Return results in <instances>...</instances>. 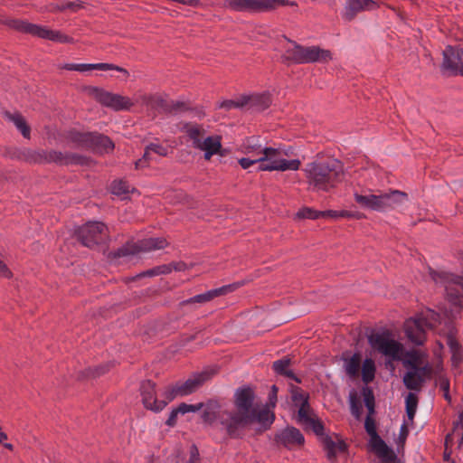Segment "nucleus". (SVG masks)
Here are the masks:
<instances>
[{
    "instance_id": "f257e3e1",
    "label": "nucleus",
    "mask_w": 463,
    "mask_h": 463,
    "mask_svg": "<svg viewBox=\"0 0 463 463\" xmlns=\"http://www.w3.org/2000/svg\"><path fill=\"white\" fill-rule=\"evenodd\" d=\"M254 392L250 387L238 389L234 393V408L225 409L216 400L206 402L202 419L213 425L216 420L232 439H239L243 431L254 422Z\"/></svg>"
},
{
    "instance_id": "f03ea898",
    "label": "nucleus",
    "mask_w": 463,
    "mask_h": 463,
    "mask_svg": "<svg viewBox=\"0 0 463 463\" xmlns=\"http://www.w3.org/2000/svg\"><path fill=\"white\" fill-rule=\"evenodd\" d=\"M306 175L309 189L315 192H329L344 177V165L341 161L329 157L307 165Z\"/></svg>"
},
{
    "instance_id": "7ed1b4c3",
    "label": "nucleus",
    "mask_w": 463,
    "mask_h": 463,
    "mask_svg": "<svg viewBox=\"0 0 463 463\" xmlns=\"http://www.w3.org/2000/svg\"><path fill=\"white\" fill-rule=\"evenodd\" d=\"M288 46L286 47L281 55L282 62L290 64L304 63H327L332 61L333 55L329 50L323 49L317 45L303 46L298 43L288 40Z\"/></svg>"
},
{
    "instance_id": "20e7f679",
    "label": "nucleus",
    "mask_w": 463,
    "mask_h": 463,
    "mask_svg": "<svg viewBox=\"0 0 463 463\" xmlns=\"http://www.w3.org/2000/svg\"><path fill=\"white\" fill-rule=\"evenodd\" d=\"M184 131L191 140L193 147L203 152L205 160L209 161L214 155L223 156L221 136H206L203 126L196 123L185 124Z\"/></svg>"
},
{
    "instance_id": "39448f33",
    "label": "nucleus",
    "mask_w": 463,
    "mask_h": 463,
    "mask_svg": "<svg viewBox=\"0 0 463 463\" xmlns=\"http://www.w3.org/2000/svg\"><path fill=\"white\" fill-rule=\"evenodd\" d=\"M368 342L374 351L391 361H401L402 359L404 346L393 337L390 330L373 332L368 336Z\"/></svg>"
},
{
    "instance_id": "423d86ee",
    "label": "nucleus",
    "mask_w": 463,
    "mask_h": 463,
    "mask_svg": "<svg viewBox=\"0 0 463 463\" xmlns=\"http://www.w3.org/2000/svg\"><path fill=\"white\" fill-rule=\"evenodd\" d=\"M288 151L281 148H274L267 146L263 157H260V165L258 168L260 171H297L301 165L298 159L288 160Z\"/></svg>"
},
{
    "instance_id": "0eeeda50",
    "label": "nucleus",
    "mask_w": 463,
    "mask_h": 463,
    "mask_svg": "<svg viewBox=\"0 0 463 463\" xmlns=\"http://www.w3.org/2000/svg\"><path fill=\"white\" fill-rule=\"evenodd\" d=\"M2 23L11 29L16 30L21 33H29L42 39H47L59 43H73L72 38L63 34L60 31L51 30L46 26H41L38 24H31L24 20L6 19Z\"/></svg>"
},
{
    "instance_id": "6e6552de",
    "label": "nucleus",
    "mask_w": 463,
    "mask_h": 463,
    "mask_svg": "<svg viewBox=\"0 0 463 463\" xmlns=\"http://www.w3.org/2000/svg\"><path fill=\"white\" fill-rule=\"evenodd\" d=\"M430 276L437 285H440L445 288L449 301H451L456 308H458L460 291L463 292V277L431 269H430Z\"/></svg>"
},
{
    "instance_id": "1a4fd4ad",
    "label": "nucleus",
    "mask_w": 463,
    "mask_h": 463,
    "mask_svg": "<svg viewBox=\"0 0 463 463\" xmlns=\"http://www.w3.org/2000/svg\"><path fill=\"white\" fill-rule=\"evenodd\" d=\"M287 3L286 0H225L223 7L240 13H265Z\"/></svg>"
},
{
    "instance_id": "9d476101",
    "label": "nucleus",
    "mask_w": 463,
    "mask_h": 463,
    "mask_svg": "<svg viewBox=\"0 0 463 463\" xmlns=\"http://www.w3.org/2000/svg\"><path fill=\"white\" fill-rule=\"evenodd\" d=\"M77 238L82 245L93 248L109 240V229L100 222H89L77 231Z\"/></svg>"
},
{
    "instance_id": "9b49d317",
    "label": "nucleus",
    "mask_w": 463,
    "mask_h": 463,
    "mask_svg": "<svg viewBox=\"0 0 463 463\" xmlns=\"http://www.w3.org/2000/svg\"><path fill=\"white\" fill-rule=\"evenodd\" d=\"M364 428L370 436V446L372 450L383 463H392L396 459L393 450L377 434L375 421L372 415H367Z\"/></svg>"
},
{
    "instance_id": "f8f14e48",
    "label": "nucleus",
    "mask_w": 463,
    "mask_h": 463,
    "mask_svg": "<svg viewBox=\"0 0 463 463\" xmlns=\"http://www.w3.org/2000/svg\"><path fill=\"white\" fill-rule=\"evenodd\" d=\"M168 242L165 238H147L137 242L127 243L113 253L114 258L134 255L140 252H148L165 248Z\"/></svg>"
},
{
    "instance_id": "ddd939ff",
    "label": "nucleus",
    "mask_w": 463,
    "mask_h": 463,
    "mask_svg": "<svg viewBox=\"0 0 463 463\" xmlns=\"http://www.w3.org/2000/svg\"><path fill=\"white\" fill-rule=\"evenodd\" d=\"M91 95L101 105L115 111L130 110L135 105V101L127 96L109 92L99 88H93Z\"/></svg>"
},
{
    "instance_id": "4468645a",
    "label": "nucleus",
    "mask_w": 463,
    "mask_h": 463,
    "mask_svg": "<svg viewBox=\"0 0 463 463\" xmlns=\"http://www.w3.org/2000/svg\"><path fill=\"white\" fill-rule=\"evenodd\" d=\"M433 368L430 364H425L422 368L407 370L402 382L405 387L411 391H420L426 381L431 379Z\"/></svg>"
},
{
    "instance_id": "2eb2a0df",
    "label": "nucleus",
    "mask_w": 463,
    "mask_h": 463,
    "mask_svg": "<svg viewBox=\"0 0 463 463\" xmlns=\"http://www.w3.org/2000/svg\"><path fill=\"white\" fill-rule=\"evenodd\" d=\"M441 68L449 75L463 76V51L457 47L447 46L443 51Z\"/></svg>"
},
{
    "instance_id": "dca6fc26",
    "label": "nucleus",
    "mask_w": 463,
    "mask_h": 463,
    "mask_svg": "<svg viewBox=\"0 0 463 463\" xmlns=\"http://www.w3.org/2000/svg\"><path fill=\"white\" fill-rule=\"evenodd\" d=\"M140 103L151 109H162L165 112L176 110L181 104L178 102H167L161 94H140L137 97L135 103Z\"/></svg>"
},
{
    "instance_id": "f3484780",
    "label": "nucleus",
    "mask_w": 463,
    "mask_h": 463,
    "mask_svg": "<svg viewBox=\"0 0 463 463\" xmlns=\"http://www.w3.org/2000/svg\"><path fill=\"white\" fill-rule=\"evenodd\" d=\"M140 393L144 406L152 411L158 412L167 404L166 401H157L156 397V383L150 380L145 381L140 386Z\"/></svg>"
},
{
    "instance_id": "a211bd4d",
    "label": "nucleus",
    "mask_w": 463,
    "mask_h": 463,
    "mask_svg": "<svg viewBox=\"0 0 463 463\" xmlns=\"http://www.w3.org/2000/svg\"><path fill=\"white\" fill-rule=\"evenodd\" d=\"M426 329L421 317L410 318L404 323V332L408 339L417 345H421L426 340Z\"/></svg>"
},
{
    "instance_id": "6ab92c4d",
    "label": "nucleus",
    "mask_w": 463,
    "mask_h": 463,
    "mask_svg": "<svg viewBox=\"0 0 463 463\" xmlns=\"http://www.w3.org/2000/svg\"><path fill=\"white\" fill-rule=\"evenodd\" d=\"M297 420L306 429L312 430L317 435L323 434L324 426L322 422L316 418L308 402H304V404L299 406Z\"/></svg>"
},
{
    "instance_id": "aec40b11",
    "label": "nucleus",
    "mask_w": 463,
    "mask_h": 463,
    "mask_svg": "<svg viewBox=\"0 0 463 463\" xmlns=\"http://www.w3.org/2000/svg\"><path fill=\"white\" fill-rule=\"evenodd\" d=\"M275 441L278 445L291 449L303 445L305 439L295 427H287L276 433Z\"/></svg>"
},
{
    "instance_id": "412c9836",
    "label": "nucleus",
    "mask_w": 463,
    "mask_h": 463,
    "mask_svg": "<svg viewBox=\"0 0 463 463\" xmlns=\"http://www.w3.org/2000/svg\"><path fill=\"white\" fill-rule=\"evenodd\" d=\"M242 285H243V283H234V284L221 287L219 288L212 289L205 293L196 295L189 299L184 300L180 303V305L185 306V305L194 304V303L203 304V303L211 301L214 298L225 295L229 292H232Z\"/></svg>"
},
{
    "instance_id": "4be33fe9",
    "label": "nucleus",
    "mask_w": 463,
    "mask_h": 463,
    "mask_svg": "<svg viewBox=\"0 0 463 463\" xmlns=\"http://www.w3.org/2000/svg\"><path fill=\"white\" fill-rule=\"evenodd\" d=\"M374 8H376V4L373 0H346L342 16L345 21L350 22L355 18L358 13Z\"/></svg>"
},
{
    "instance_id": "5701e85b",
    "label": "nucleus",
    "mask_w": 463,
    "mask_h": 463,
    "mask_svg": "<svg viewBox=\"0 0 463 463\" xmlns=\"http://www.w3.org/2000/svg\"><path fill=\"white\" fill-rule=\"evenodd\" d=\"M52 163H55L61 165H89L91 160L89 157L73 154V153H62L61 151L52 150Z\"/></svg>"
},
{
    "instance_id": "b1692460",
    "label": "nucleus",
    "mask_w": 463,
    "mask_h": 463,
    "mask_svg": "<svg viewBox=\"0 0 463 463\" xmlns=\"http://www.w3.org/2000/svg\"><path fill=\"white\" fill-rule=\"evenodd\" d=\"M208 379L209 374L206 373L195 374L183 383H176L175 391L180 396L191 394L198 390Z\"/></svg>"
},
{
    "instance_id": "393cba45",
    "label": "nucleus",
    "mask_w": 463,
    "mask_h": 463,
    "mask_svg": "<svg viewBox=\"0 0 463 463\" xmlns=\"http://www.w3.org/2000/svg\"><path fill=\"white\" fill-rule=\"evenodd\" d=\"M114 147L113 141L107 136L96 132L91 133L88 150L98 154H109L114 150Z\"/></svg>"
},
{
    "instance_id": "a878e982",
    "label": "nucleus",
    "mask_w": 463,
    "mask_h": 463,
    "mask_svg": "<svg viewBox=\"0 0 463 463\" xmlns=\"http://www.w3.org/2000/svg\"><path fill=\"white\" fill-rule=\"evenodd\" d=\"M266 147L259 137H250L243 140L241 151L253 159H259L263 157Z\"/></svg>"
},
{
    "instance_id": "bb28decb",
    "label": "nucleus",
    "mask_w": 463,
    "mask_h": 463,
    "mask_svg": "<svg viewBox=\"0 0 463 463\" xmlns=\"http://www.w3.org/2000/svg\"><path fill=\"white\" fill-rule=\"evenodd\" d=\"M408 200V194L400 190H390L382 194V212L392 210Z\"/></svg>"
},
{
    "instance_id": "cd10ccee",
    "label": "nucleus",
    "mask_w": 463,
    "mask_h": 463,
    "mask_svg": "<svg viewBox=\"0 0 463 463\" xmlns=\"http://www.w3.org/2000/svg\"><path fill=\"white\" fill-rule=\"evenodd\" d=\"M243 103H245V108L262 111L270 106L271 98L269 93L243 95Z\"/></svg>"
},
{
    "instance_id": "c85d7f7f",
    "label": "nucleus",
    "mask_w": 463,
    "mask_h": 463,
    "mask_svg": "<svg viewBox=\"0 0 463 463\" xmlns=\"http://www.w3.org/2000/svg\"><path fill=\"white\" fill-rule=\"evenodd\" d=\"M354 198L356 203H358L362 208L375 212H382V194H362L355 192L354 194Z\"/></svg>"
},
{
    "instance_id": "c756f323",
    "label": "nucleus",
    "mask_w": 463,
    "mask_h": 463,
    "mask_svg": "<svg viewBox=\"0 0 463 463\" xmlns=\"http://www.w3.org/2000/svg\"><path fill=\"white\" fill-rule=\"evenodd\" d=\"M91 132H80L77 130H71L68 132L66 138L67 141L73 145L76 148L88 149L90 146Z\"/></svg>"
},
{
    "instance_id": "7c9ffc66",
    "label": "nucleus",
    "mask_w": 463,
    "mask_h": 463,
    "mask_svg": "<svg viewBox=\"0 0 463 463\" xmlns=\"http://www.w3.org/2000/svg\"><path fill=\"white\" fill-rule=\"evenodd\" d=\"M323 442L327 452V458L330 460L335 459L337 453L344 452L346 449V445L344 440L338 438L336 440H334L331 437L326 436L324 438Z\"/></svg>"
},
{
    "instance_id": "2f4dec72",
    "label": "nucleus",
    "mask_w": 463,
    "mask_h": 463,
    "mask_svg": "<svg viewBox=\"0 0 463 463\" xmlns=\"http://www.w3.org/2000/svg\"><path fill=\"white\" fill-rule=\"evenodd\" d=\"M6 118L11 121L17 130L21 132L24 138L30 139L31 137V128L27 124L25 118L20 113H5Z\"/></svg>"
},
{
    "instance_id": "473e14b6",
    "label": "nucleus",
    "mask_w": 463,
    "mask_h": 463,
    "mask_svg": "<svg viewBox=\"0 0 463 463\" xmlns=\"http://www.w3.org/2000/svg\"><path fill=\"white\" fill-rule=\"evenodd\" d=\"M11 157L29 164H37L38 150L31 148L14 149Z\"/></svg>"
},
{
    "instance_id": "72a5a7b5",
    "label": "nucleus",
    "mask_w": 463,
    "mask_h": 463,
    "mask_svg": "<svg viewBox=\"0 0 463 463\" xmlns=\"http://www.w3.org/2000/svg\"><path fill=\"white\" fill-rule=\"evenodd\" d=\"M361 366V354H354L349 359L345 360V370L351 378L357 377Z\"/></svg>"
},
{
    "instance_id": "f704fd0d",
    "label": "nucleus",
    "mask_w": 463,
    "mask_h": 463,
    "mask_svg": "<svg viewBox=\"0 0 463 463\" xmlns=\"http://www.w3.org/2000/svg\"><path fill=\"white\" fill-rule=\"evenodd\" d=\"M110 191L113 194L126 199L128 195L134 191V188H132L127 181L115 180L110 185Z\"/></svg>"
},
{
    "instance_id": "c9c22d12",
    "label": "nucleus",
    "mask_w": 463,
    "mask_h": 463,
    "mask_svg": "<svg viewBox=\"0 0 463 463\" xmlns=\"http://www.w3.org/2000/svg\"><path fill=\"white\" fill-rule=\"evenodd\" d=\"M421 354L419 351H411L406 353L405 359L402 360L403 366L408 370H413L414 368H422L424 365L421 362Z\"/></svg>"
},
{
    "instance_id": "e433bc0d",
    "label": "nucleus",
    "mask_w": 463,
    "mask_h": 463,
    "mask_svg": "<svg viewBox=\"0 0 463 463\" xmlns=\"http://www.w3.org/2000/svg\"><path fill=\"white\" fill-rule=\"evenodd\" d=\"M290 364V359L284 358L281 360H278L273 363V369L279 374L285 375L288 378L294 379L298 383L299 380L294 375V373L291 370H288V366Z\"/></svg>"
},
{
    "instance_id": "4c0bfd02",
    "label": "nucleus",
    "mask_w": 463,
    "mask_h": 463,
    "mask_svg": "<svg viewBox=\"0 0 463 463\" xmlns=\"http://www.w3.org/2000/svg\"><path fill=\"white\" fill-rule=\"evenodd\" d=\"M375 364L371 358H366L362 365V379L364 383H369L374 379Z\"/></svg>"
},
{
    "instance_id": "58836bf2",
    "label": "nucleus",
    "mask_w": 463,
    "mask_h": 463,
    "mask_svg": "<svg viewBox=\"0 0 463 463\" xmlns=\"http://www.w3.org/2000/svg\"><path fill=\"white\" fill-rule=\"evenodd\" d=\"M274 420V414L268 409L257 411L254 409V422L258 421L264 427L269 426Z\"/></svg>"
},
{
    "instance_id": "ea45409f",
    "label": "nucleus",
    "mask_w": 463,
    "mask_h": 463,
    "mask_svg": "<svg viewBox=\"0 0 463 463\" xmlns=\"http://www.w3.org/2000/svg\"><path fill=\"white\" fill-rule=\"evenodd\" d=\"M406 412L408 418L412 420L417 410L418 397L415 393L410 392L405 400Z\"/></svg>"
},
{
    "instance_id": "a19ab883",
    "label": "nucleus",
    "mask_w": 463,
    "mask_h": 463,
    "mask_svg": "<svg viewBox=\"0 0 463 463\" xmlns=\"http://www.w3.org/2000/svg\"><path fill=\"white\" fill-rule=\"evenodd\" d=\"M93 70H100V71H117L123 74L124 80H127L129 77V72L118 65L113 63H93Z\"/></svg>"
},
{
    "instance_id": "79ce46f5",
    "label": "nucleus",
    "mask_w": 463,
    "mask_h": 463,
    "mask_svg": "<svg viewBox=\"0 0 463 463\" xmlns=\"http://www.w3.org/2000/svg\"><path fill=\"white\" fill-rule=\"evenodd\" d=\"M219 108L230 110L232 109H242L245 108L243 103V96L238 97L235 99H227L220 103Z\"/></svg>"
},
{
    "instance_id": "37998d69",
    "label": "nucleus",
    "mask_w": 463,
    "mask_h": 463,
    "mask_svg": "<svg viewBox=\"0 0 463 463\" xmlns=\"http://www.w3.org/2000/svg\"><path fill=\"white\" fill-rule=\"evenodd\" d=\"M321 212L322 211H317L309 207H305L297 213V217L299 219L316 220L322 218Z\"/></svg>"
},
{
    "instance_id": "c03bdc74",
    "label": "nucleus",
    "mask_w": 463,
    "mask_h": 463,
    "mask_svg": "<svg viewBox=\"0 0 463 463\" xmlns=\"http://www.w3.org/2000/svg\"><path fill=\"white\" fill-rule=\"evenodd\" d=\"M421 318L423 319V324L425 325V326L428 328V329H430V328H433L437 326V324H439L440 321H439V318H440V316L439 314L434 312V311H431L430 310L426 316H420Z\"/></svg>"
},
{
    "instance_id": "a18cd8bd",
    "label": "nucleus",
    "mask_w": 463,
    "mask_h": 463,
    "mask_svg": "<svg viewBox=\"0 0 463 463\" xmlns=\"http://www.w3.org/2000/svg\"><path fill=\"white\" fill-rule=\"evenodd\" d=\"M152 154L153 153L146 146L143 156L135 162V168L138 170L147 167L149 163L154 160Z\"/></svg>"
},
{
    "instance_id": "49530a36",
    "label": "nucleus",
    "mask_w": 463,
    "mask_h": 463,
    "mask_svg": "<svg viewBox=\"0 0 463 463\" xmlns=\"http://www.w3.org/2000/svg\"><path fill=\"white\" fill-rule=\"evenodd\" d=\"M351 413L355 417L356 420L361 419L362 415V405L356 399L354 394H351L349 397Z\"/></svg>"
},
{
    "instance_id": "de8ad7c7",
    "label": "nucleus",
    "mask_w": 463,
    "mask_h": 463,
    "mask_svg": "<svg viewBox=\"0 0 463 463\" xmlns=\"http://www.w3.org/2000/svg\"><path fill=\"white\" fill-rule=\"evenodd\" d=\"M205 405L206 403H197V404H186V403H181L177 408L180 413L184 414L186 412H195L200 411L201 409L204 408L203 411H205Z\"/></svg>"
},
{
    "instance_id": "09e8293b",
    "label": "nucleus",
    "mask_w": 463,
    "mask_h": 463,
    "mask_svg": "<svg viewBox=\"0 0 463 463\" xmlns=\"http://www.w3.org/2000/svg\"><path fill=\"white\" fill-rule=\"evenodd\" d=\"M437 383L439 384V388L443 391L444 398L447 401L450 402L449 381L443 376H439L437 380Z\"/></svg>"
},
{
    "instance_id": "8fccbe9b",
    "label": "nucleus",
    "mask_w": 463,
    "mask_h": 463,
    "mask_svg": "<svg viewBox=\"0 0 463 463\" xmlns=\"http://www.w3.org/2000/svg\"><path fill=\"white\" fill-rule=\"evenodd\" d=\"M52 158V150L38 149L37 164H50Z\"/></svg>"
},
{
    "instance_id": "3c124183",
    "label": "nucleus",
    "mask_w": 463,
    "mask_h": 463,
    "mask_svg": "<svg viewBox=\"0 0 463 463\" xmlns=\"http://www.w3.org/2000/svg\"><path fill=\"white\" fill-rule=\"evenodd\" d=\"M147 146H148V149H150L152 153L156 154L160 156H166L168 154L167 148L159 144L151 143V144L147 145Z\"/></svg>"
},
{
    "instance_id": "603ef678",
    "label": "nucleus",
    "mask_w": 463,
    "mask_h": 463,
    "mask_svg": "<svg viewBox=\"0 0 463 463\" xmlns=\"http://www.w3.org/2000/svg\"><path fill=\"white\" fill-rule=\"evenodd\" d=\"M239 164L243 169H248L255 164L260 165V157L259 159H253L250 156L243 157L239 159Z\"/></svg>"
},
{
    "instance_id": "864d4df0",
    "label": "nucleus",
    "mask_w": 463,
    "mask_h": 463,
    "mask_svg": "<svg viewBox=\"0 0 463 463\" xmlns=\"http://www.w3.org/2000/svg\"><path fill=\"white\" fill-rule=\"evenodd\" d=\"M81 7V4L80 2H69L63 5H56L53 7V10L57 11H64L66 9H71L72 11H76Z\"/></svg>"
},
{
    "instance_id": "5fc2aeb1",
    "label": "nucleus",
    "mask_w": 463,
    "mask_h": 463,
    "mask_svg": "<svg viewBox=\"0 0 463 463\" xmlns=\"http://www.w3.org/2000/svg\"><path fill=\"white\" fill-rule=\"evenodd\" d=\"M364 402L365 406L368 409V415H373L374 413V402L373 396L372 392L369 391L368 393L364 394Z\"/></svg>"
},
{
    "instance_id": "6e6d98bb",
    "label": "nucleus",
    "mask_w": 463,
    "mask_h": 463,
    "mask_svg": "<svg viewBox=\"0 0 463 463\" xmlns=\"http://www.w3.org/2000/svg\"><path fill=\"white\" fill-rule=\"evenodd\" d=\"M307 398L308 397L306 393H304L298 390L293 392V393H292V399H293L294 402L296 404L299 403V406L301 404H304V402H308Z\"/></svg>"
},
{
    "instance_id": "4d7b16f0",
    "label": "nucleus",
    "mask_w": 463,
    "mask_h": 463,
    "mask_svg": "<svg viewBox=\"0 0 463 463\" xmlns=\"http://www.w3.org/2000/svg\"><path fill=\"white\" fill-rule=\"evenodd\" d=\"M176 396H180L179 393L175 391V385L173 387H169L164 393L165 400L167 402L174 400Z\"/></svg>"
},
{
    "instance_id": "13d9d810",
    "label": "nucleus",
    "mask_w": 463,
    "mask_h": 463,
    "mask_svg": "<svg viewBox=\"0 0 463 463\" xmlns=\"http://www.w3.org/2000/svg\"><path fill=\"white\" fill-rule=\"evenodd\" d=\"M339 215L341 218L361 219L364 217L363 213L349 211H339Z\"/></svg>"
},
{
    "instance_id": "bf43d9fd",
    "label": "nucleus",
    "mask_w": 463,
    "mask_h": 463,
    "mask_svg": "<svg viewBox=\"0 0 463 463\" xmlns=\"http://www.w3.org/2000/svg\"><path fill=\"white\" fill-rule=\"evenodd\" d=\"M12 275L13 274L8 267L4 263L3 260H0V277L10 279Z\"/></svg>"
},
{
    "instance_id": "052dcab7",
    "label": "nucleus",
    "mask_w": 463,
    "mask_h": 463,
    "mask_svg": "<svg viewBox=\"0 0 463 463\" xmlns=\"http://www.w3.org/2000/svg\"><path fill=\"white\" fill-rule=\"evenodd\" d=\"M199 452L197 448L194 445L191 447L190 450V459L187 463H199Z\"/></svg>"
},
{
    "instance_id": "680f3d73",
    "label": "nucleus",
    "mask_w": 463,
    "mask_h": 463,
    "mask_svg": "<svg viewBox=\"0 0 463 463\" xmlns=\"http://www.w3.org/2000/svg\"><path fill=\"white\" fill-rule=\"evenodd\" d=\"M180 413L178 408L173 410L166 420V424L170 427H173L176 423L177 415Z\"/></svg>"
},
{
    "instance_id": "e2e57ef3",
    "label": "nucleus",
    "mask_w": 463,
    "mask_h": 463,
    "mask_svg": "<svg viewBox=\"0 0 463 463\" xmlns=\"http://www.w3.org/2000/svg\"><path fill=\"white\" fill-rule=\"evenodd\" d=\"M171 265H172L173 270H175V271H184V270L190 269V267L183 261L172 262Z\"/></svg>"
},
{
    "instance_id": "0e129e2a",
    "label": "nucleus",
    "mask_w": 463,
    "mask_h": 463,
    "mask_svg": "<svg viewBox=\"0 0 463 463\" xmlns=\"http://www.w3.org/2000/svg\"><path fill=\"white\" fill-rule=\"evenodd\" d=\"M156 268H157V271H158L159 275L169 274L173 270L171 263L160 265V266H157Z\"/></svg>"
},
{
    "instance_id": "69168bd1",
    "label": "nucleus",
    "mask_w": 463,
    "mask_h": 463,
    "mask_svg": "<svg viewBox=\"0 0 463 463\" xmlns=\"http://www.w3.org/2000/svg\"><path fill=\"white\" fill-rule=\"evenodd\" d=\"M448 345L449 346L450 352H456L461 350L458 343L452 337L448 338Z\"/></svg>"
},
{
    "instance_id": "338daca9",
    "label": "nucleus",
    "mask_w": 463,
    "mask_h": 463,
    "mask_svg": "<svg viewBox=\"0 0 463 463\" xmlns=\"http://www.w3.org/2000/svg\"><path fill=\"white\" fill-rule=\"evenodd\" d=\"M407 435H408V430L405 425H402L401 428L400 436L398 439L399 444H401L402 446L404 444Z\"/></svg>"
},
{
    "instance_id": "774afa93",
    "label": "nucleus",
    "mask_w": 463,
    "mask_h": 463,
    "mask_svg": "<svg viewBox=\"0 0 463 463\" xmlns=\"http://www.w3.org/2000/svg\"><path fill=\"white\" fill-rule=\"evenodd\" d=\"M277 392H278V388L276 385H272L271 386V392L269 393V402L270 404L272 405V407L275 406L276 404V401H277Z\"/></svg>"
}]
</instances>
